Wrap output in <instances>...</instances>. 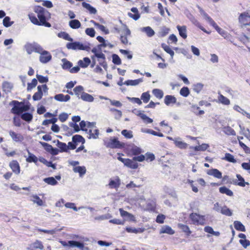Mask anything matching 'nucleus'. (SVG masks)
<instances>
[{"label": "nucleus", "instance_id": "10", "mask_svg": "<svg viewBox=\"0 0 250 250\" xmlns=\"http://www.w3.org/2000/svg\"><path fill=\"white\" fill-rule=\"evenodd\" d=\"M27 249L28 250H37L38 249L43 250L44 249V246L41 241L37 240L34 242L29 245Z\"/></svg>", "mask_w": 250, "mask_h": 250}, {"label": "nucleus", "instance_id": "31", "mask_svg": "<svg viewBox=\"0 0 250 250\" xmlns=\"http://www.w3.org/2000/svg\"><path fill=\"white\" fill-rule=\"evenodd\" d=\"M223 131L227 135L235 136L236 135V133L234 130L229 126H226L223 127Z\"/></svg>", "mask_w": 250, "mask_h": 250}, {"label": "nucleus", "instance_id": "41", "mask_svg": "<svg viewBox=\"0 0 250 250\" xmlns=\"http://www.w3.org/2000/svg\"><path fill=\"white\" fill-rule=\"evenodd\" d=\"M161 46L164 50L170 55L171 58L173 59L174 55V52L170 48V47L165 43H162Z\"/></svg>", "mask_w": 250, "mask_h": 250}, {"label": "nucleus", "instance_id": "29", "mask_svg": "<svg viewBox=\"0 0 250 250\" xmlns=\"http://www.w3.org/2000/svg\"><path fill=\"white\" fill-rule=\"evenodd\" d=\"M125 165L131 168L135 169L138 167V164L135 162L133 159L130 160L127 159Z\"/></svg>", "mask_w": 250, "mask_h": 250}, {"label": "nucleus", "instance_id": "50", "mask_svg": "<svg viewBox=\"0 0 250 250\" xmlns=\"http://www.w3.org/2000/svg\"><path fill=\"white\" fill-rule=\"evenodd\" d=\"M72 141L75 144L78 142L82 143L83 144L84 142V139L80 135H75L72 137Z\"/></svg>", "mask_w": 250, "mask_h": 250}, {"label": "nucleus", "instance_id": "59", "mask_svg": "<svg viewBox=\"0 0 250 250\" xmlns=\"http://www.w3.org/2000/svg\"><path fill=\"white\" fill-rule=\"evenodd\" d=\"M192 22H193V23L194 24H195L196 26L199 27L203 32H205L206 33H208V34H210V32H208L203 26H202L201 25V24L199 23V22L197 20L195 19L194 18H193V20H192Z\"/></svg>", "mask_w": 250, "mask_h": 250}, {"label": "nucleus", "instance_id": "32", "mask_svg": "<svg viewBox=\"0 0 250 250\" xmlns=\"http://www.w3.org/2000/svg\"><path fill=\"white\" fill-rule=\"evenodd\" d=\"M91 62L90 60L87 57L84 58L83 60H80L78 62L79 65L83 68L87 67Z\"/></svg>", "mask_w": 250, "mask_h": 250}, {"label": "nucleus", "instance_id": "21", "mask_svg": "<svg viewBox=\"0 0 250 250\" xmlns=\"http://www.w3.org/2000/svg\"><path fill=\"white\" fill-rule=\"evenodd\" d=\"M177 28L179 31V33L180 36H181L184 39H186L187 38V31L186 26L185 25H177Z\"/></svg>", "mask_w": 250, "mask_h": 250}, {"label": "nucleus", "instance_id": "34", "mask_svg": "<svg viewBox=\"0 0 250 250\" xmlns=\"http://www.w3.org/2000/svg\"><path fill=\"white\" fill-rule=\"evenodd\" d=\"M156 207L155 200H148L147 201L146 209L149 210H154Z\"/></svg>", "mask_w": 250, "mask_h": 250}, {"label": "nucleus", "instance_id": "49", "mask_svg": "<svg viewBox=\"0 0 250 250\" xmlns=\"http://www.w3.org/2000/svg\"><path fill=\"white\" fill-rule=\"evenodd\" d=\"M152 93L156 98L160 99L162 98L164 95L163 91L159 89H154Z\"/></svg>", "mask_w": 250, "mask_h": 250}, {"label": "nucleus", "instance_id": "54", "mask_svg": "<svg viewBox=\"0 0 250 250\" xmlns=\"http://www.w3.org/2000/svg\"><path fill=\"white\" fill-rule=\"evenodd\" d=\"M121 133L127 139H131L133 137L132 131L131 130L124 129L122 131Z\"/></svg>", "mask_w": 250, "mask_h": 250}, {"label": "nucleus", "instance_id": "33", "mask_svg": "<svg viewBox=\"0 0 250 250\" xmlns=\"http://www.w3.org/2000/svg\"><path fill=\"white\" fill-rule=\"evenodd\" d=\"M62 68L65 70L70 69L72 66V63L68 61L66 59L63 58L62 60Z\"/></svg>", "mask_w": 250, "mask_h": 250}, {"label": "nucleus", "instance_id": "24", "mask_svg": "<svg viewBox=\"0 0 250 250\" xmlns=\"http://www.w3.org/2000/svg\"><path fill=\"white\" fill-rule=\"evenodd\" d=\"M175 233L174 230H173L171 228L168 226H163L160 231V233H167L168 234H173Z\"/></svg>", "mask_w": 250, "mask_h": 250}, {"label": "nucleus", "instance_id": "4", "mask_svg": "<svg viewBox=\"0 0 250 250\" xmlns=\"http://www.w3.org/2000/svg\"><path fill=\"white\" fill-rule=\"evenodd\" d=\"M189 218L192 224L195 225H203L205 224V217L196 213H191L189 215Z\"/></svg>", "mask_w": 250, "mask_h": 250}, {"label": "nucleus", "instance_id": "40", "mask_svg": "<svg viewBox=\"0 0 250 250\" xmlns=\"http://www.w3.org/2000/svg\"><path fill=\"white\" fill-rule=\"evenodd\" d=\"M73 171L75 173H79L81 176L86 172V168L84 167H75L73 168Z\"/></svg>", "mask_w": 250, "mask_h": 250}, {"label": "nucleus", "instance_id": "25", "mask_svg": "<svg viewBox=\"0 0 250 250\" xmlns=\"http://www.w3.org/2000/svg\"><path fill=\"white\" fill-rule=\"evenodd\" d=\"M143 82V79L140 78L134 80H128L124 82V84L126 85L136 86Z\"/></svg>", "mask_w": 250, "mask_h": 250}, {"label": "nucleus", "instance_id": "61", "mask_svg": "<svg viewBox=\"0 0 250 250\" xmlns=\"http://www.w3.org/2000/svg\"><path fill=\"white\" fill-rule=\"evenodd\" d=\"M64 206L66 208L73 209L74 210L77 211L79 209L74 203L67 202L64 204Z\"/></svg>", "mask_w": 250, "mask_h": 250}, {"label": "nucleus", "instance_id": "26", "mask_svg": "<svg viewBox=\"0 0 250 250\" xmlns=\"http://www.w3.org/2000/svg\"><path fill=\"white\" fill-rule=\"evenodd\" d=\"M209 147V145L207 144H202L201 145L196 146H189V148L193 149L194 151H205Z\"/></svg>", "mask_w": 250, "mask_h": 250}, {"label": "nucleus", "instance_id": "8", "mask_svg": "<svg viewBox=\"0 0 250 250\" xmlns=\"http://www.w3.org/2000/svg\"><path fill=\"white\" fill-rule=\"evenodd\" d=\"M125 145V143L120 142L117 138H112L108 142L107 146L111 148H122Z\"/></svg>", "mask_w": 250, "mask_h": 250}, {"label": "nucleus", "instance_id": "52", "mask_svg": "<svg viewBox=\"0 0 250 250\" xmlns=\"http://www.w3.org/2000/svg\"><path fill=\"white\" fill-rule=\"evenodd\" d=\"M21 118L22 120L29 122L32 120L33 116L29 113H25L21 115Z\"/></svg>", "mask_w": 250, "mask_h": 250}, {"label": "nucleus", "instance_id": "1", "mask_svg": "<svg viewBox=\"0 0 250 250\" xmlns=\"http://www.w3.org/2000/svg\"><path fill=\"white\" fill-rule=\"evenodd\" d=\"M199 11L201 14L204 17V19L216 29L220 35L225 39L229 40L231 35L229 33L219 27L215 21L202 8H199Z\"/></svg>", "mask_w": 250, "mask_h": 250}, {"label": "nucleus", "instance_id": "20", "mask_svg": "<svg viewBox=\"0 0 250 250\" xmlns=\"http://www.w3.org/2000/svg\"><path fill=\"white\" fill-rule=\"evenodd\" d=\"M54 99L59 102H66L70 99V97L68 95H64L62 94H59L54 96Z\"/></svg>", "mask_w": 250, "mask_h": 250}, {"label": "nucleus", "instance_id": "58", "mask_svg": "<svg viewBox=\"0 0 250 250\" xmlns=\"http://www.w3.org/2000/svg\"><path fill=\"white\" fill-rule=\"evenodd\" d=\"M169 31V29L166 27H163L161 29V31L159 32V36L161 37H164L166 36Z\"/></svg>", "mask_w": 250, "mask_h": 250}, {"label": "nucleus", "instance_id": "23", "mask_svg": "<svg viewBox=\"0 0 250 250\" xmlns=\"http://www.w3.org/2000/svg\"><path fill=\"white\" fill-rule=\"evenodd\" d=\"M83 7L87 9L90 14H96L97 13V10L94 7H92L90 4L83 2L82 3Z\"/></svg>", "mask_w": 250, "mask_h": 250}, {"label": "nucleus", "instance_id": "13", "mask_svg": "<svg viewBox=\"0 0 250 250\" xmlns=\"http://www.w3.org/2000/svg\"><path fill=\"white\" fill-rule=\"evenodd\" d=\"M9 167L15 174H19L20 173V167L17 161H11L9 164Z\"/></svg>", "mask_w": 250, "mask_h": 250}, {"label": "nucleus", "instance_id": "51", "mask_svg": "<svg viewBox=\"0 0 250 250\" xmlns=\"http://www.w3.org/2000/svg\"><path fill=\"white\" fill-rule=\"evenodd\" d=\"M57 146L61 149V151L62 152H66L68 150V146L64 143H62L58 141Z\"/></svg>", "mask_w": 250, "mask_h": 250}, {"label": "nucleus", "instance_id": "14", "mask_svg": "<svg viewBox=\"0 0 250 250\" xmlns=\"http://www.w3.org/2000/svg\"><path fill=\"white\" fill-rule=\"evenodd\" d=\"M140 30L145 33L148 37H152L155 35V31L150 26L143 27L140 29Z\"/></svg>", "mask_w": 250, "mask_h": 250}, {"label": "nucleus", "instance_id": "43", "mask_svg": "<svg viewBox=\"0 0 250 250\" xmlns=\"http://www.w3.org/2000/svg\"><path fill=\"white\" fill-rule=\"evenodd\" d=\"M220 213L228 216H231L232 214L231 210L226 206L222 207Z\"/></svg>", "mask_w": 250, "mask_h": 250}, {"label": "nucleus", "instance_id": "55", "mask_svg": "<svg viewBox=\"0 0 250 250\" xmlns=\"http://www.w3.org/2000/svg\"><path fill=\"white\" fill-rule=\"evenodd\" d=\"M150 95L148 92L143 93L141 97V100H142L145 103H148L150 100Z\"/></svg>", "mask_w": 250, "mask_h": 250}, {"label": "nucleus", "instance_id": "36", "mask_svg": "<svg viewBox=\"0 0 250 250\" xmlns=\"http://www.w3.org/2000/svg\"><path fill=\"white\" fill-rule=\"evenodd\" d=\"M89 138L97 139L99 134V130L97 128L89 129L88 131Z\"/></svg>", "mask_w": 250, "mask_h": 250}, {"label": "nucleus", "instance_id": "44", "mask_svg": "<svg viewBox=\"0 0 250 250\" xmlns=\"http://www.w3.org/2000/svg\"><path fill=\"white\" fill-rule=\"evenodd\" d=\"M28 153L29 156L26 158V161L28 163L34 162L36 163L38 160V158L35 155L31 153L29 150H28Z\"/></svg>", "mask_w": 250, "mask_h": 250}, {"label": "nucleus", "instance_id": "3", "mask_svg": "<svg viewBox=\"0 0 250 250\" xmlns=\"http://www.w3.org/2000/svg\"><path fill=\"white\" fill-rule=\"evenodd\" d=\"M66 47L69 49L73 50H85L87 51H89L90 48L89 47V43L83 44L80 42H74L67 43Z\"/></svg>", "mask_w": 250, "mask_h": 250}, {"label": "nucleus", "instance_id": "2", "mask_svg": "<svg viewBox=\"0 0 250 250\" xmlns=\"http://www.w3.org/2000/svg\"><path fill=\"white\" fill-rule=\"evenodd\" d=\"M35 12L37 14L42 25L47 27H51L50 23L46 22L47 18L50 16V13L46 10L41 6H37L35 9Z\"/></svg>", "mask_w": 250, "mask_h": 250}, {"label": "nucleus", "instance_id": "39", "mask_svg": "<svg viewBox=\"0 0 250 250\" xmlns=\"http://www.w3.org/2000/svg\"><path fill=\"white\" fill-rule=\"evenodd\" d=\"M234 227L235 229L239 231H246L245 226L238 221H235L234 222Z\"/></svg>", "mask_w": 250, "mask_h": 250}, {"label": "nucleus", "instance_id": "53", "mask_svg": "<svg viewBox=\"0 0 250 250\" xmlns=\"http://www.w3.org/2000/svg\"><path fill=\"white\" fill-rule=\"evenodd\" d=\"M112 218V215L110 214L107 213L105 214L100 215L95 217V220L102 221L104 220Z\"/></svg>", "mask_w": 250, "mask_h": 250}, {"label": "nucleus", "instance_id": "18", "mask_svg": "<svg viewBox=\"0 0 250 250\" xmlns=\"http://www.w3.org/2000/svg\"><path fill=\"white\" fill-rule=\"evenodd\" d=\"M207 173L208 175L213 176L218 179H221L222 177V173L216 168H212L208 170Z\"/></svg>", "mask_w": 250, "mask_h": 250}, {"label": "nucleus", "instance_id": "62", "mask_svg": "<svg viewBox=\"0 0 250 250\" xmlns=\"http://www.w3.org/2000/svg\"><path fill=\"white\" fill-rule=\"evenodd\" d=\"M204 85L201 83H197L193 85V90L199 93L203 89Z\"/></svg>", "mask_w": 250, "mask_h": 250}, {"label": "nucleus", "instance_id": "22", "mask_svg": "<svg viewBox=\"0 0 250 250\" xmlns=\"http://www.w3.org/2000/svg\"><path fill=\"white\" fill-rule=\"evenodd\" d=\"M109 187L111 188H118L120 185V180L118 177H116L114 180H110L109 184Z\"/></svg>", "mask_w": 250, "mask_h": 250}, {"label": "nucleus", "instance_id": "46", "mask_svg": "<svg viewBox=\"0 0 250 250\" xmlns=\"http://www.w3.org/2000/svg\"><path fill=\"white\" fill-rule=\"evenodd\" d=\"M12 87H13V85L10 83L5 82L2 84L3 90L5 92H10Z\"/></svg>", "mask_w": 250, "mask_h": 250}, {"label": "nucleus", "instance_id": "7", "mask_svg": "<svg viewBox=\"0 0 250 250\" xmlns=\"http://www.w3.org/2000/svg\"><path fill=\"white\" fill-rule=\"evenodd\" d=\"M40 52L38 53L40 54V61L42 63H46L49 62L52 59L51 54L47 51L44 50L42 47Z\"/></svg>", "mask_w": 250, "mask_h": 250}, {"label": "nucleus", "instance_id": "17", "mask_svg": "<svg viewBox=\"0 0 250 250\" xmlns=\"http://www.w3.org/2000/svg\"><path fill=\"white\" fill-rule=\"evenodd\" d=\"M30 200L33 202V203L37 204L39 206H43L44 205L43 201L37 195H31L30 197Z\"/></svg>", "mask_w": 250, "mask_h": 250}, {"label": "nucleus", "instance_id": "6", "mask_svg": "<svg viewBox=\"0 0 250 250\" xmlns=\"http://www.w3.org/2000/svg\"><path fill=\"white\" fill-rule=\"evenodd\" d=\"M41 48L42 46L40 45L35 42L26 43L24 46V48L28 54H31L33 52L37 53L40 52Z\"/></svg>", "mask_w": 250, "mask_h": 250}, {"label": "nucleus", "instance_id": "5", "mask_svg": "<svg viewBox=\"0 0 250 250\" xmlns=\"http://www.w3.org/2000/svg\"><path fill=\"white\" fill-rule=\"evenodd\" d=\"M38 91L36 92L33 96L34 101H39L41 100L42 97L43 92L47 94L48 92V87L46 84L38 85L37 87Z\"/></svg>", "mask_w": 250, "mask_h": 250}, {"label": "nucleus", "instance_id": "30", "mask_svg": "<svg viewBox=\"0 0 250 250\" xmlns=\"http://www.w3.org/2000/svg\"><path fill=\"white\" fill-rule=\"evenodd\" d=\"M236 177L239 182L237 183L236 181H234V184L243 187H245L246 185H249V183L245 182L244 179L240 174H237Z\"/></svg>", "mask_w": 250, "mask_h": 250}, {"label": "nucleus", "instance_id": "15", "mask_svg": "<svg viewBox=\"0 0 250 250\" xmlns=\"http://www.w3.org/2000/svg\"><path fill=\"white\" fill-rule=\"evenodd\" d=\"M174 144L176 146L180 149H186L188 146V145L182 141L180 137L175 138V139L174 140Z\"/></svg>", "mask_w": 250, "mask_h": 250}, {"label": "nucleus", "instance_id": "16", "mask_svg": "<svg viewBox=\"0 0 250 250\" xmlns=\"http://www.w3.org/2000/svg\"><path fill=\"white\" fill-rule=\"evenodd\" d=\"M176 101V98L172 95H166L164 99V103L167 106L175 104Z\"/></svg>", "mask_w": 250, "mask_h": 250}, {"label": "nucleus", "instance_id": "45", "mask_svg": "<svg viewBox=\"0 0 250 250\" xmlns=\"http://www.w3.org/2000/svg\"><path fill=\"white\" fill-rule=\"evenodd\" d=\"M125 229L128 232L135 233H142L145 230V229L144 228L136 229L130 227L126 228Z\"/></svg>", "mask_w": 250, "mask_h": 250}, {"label": "nucleus", "instance_id": "38", "mask_svg": "<svg viewBox=\"0 0 250 250\" xmlns=\"http://www.w3.org/2000/svg\"><path fill=\"white\" fill-rule=\"evenodd\" d=\"M178 227L179 229H182L183 232L186 233L188 236H189L191 234V231L187 225L180 223L178 224Z\"/></svg>", "mask_w": 250, "mask_h": 250}, {"label": "nucleus", "instance_id": "19", "mask_svg": "<svg viewBox=\"0 0 250 250\" xmlns=\"http://www.w3.org/2000/svg\"><path fill=\"white\" fill-rule=\"evenodd\" d=\"M119 211H120L121 216L122 217H125V219L130 220V221H134L135 217L132 214L123 210V209H122V208H120Z\"/></svg>", "mask_w": 250, "mask_h": 250}, {"label": "nucleus", "instance_id": "42", "mask_svg": "<svg viewBox=\"0 0 250 250\" xmlns=\"http://www.w3.org/2000/svg\"><path fill=\"white\" fill-rule=\"evenodd\" d=\"M69 247L71 248L77 247L79 249H83V244L75 241H69Z\"/></svg>", "mask_w": 250, "mask_h": 250}, {"label": "nucleus", "instance_id": "47", "mask_svg": "<svg viewBox=\"0 0 250 250\" xmlns=\"http://www.w3.org/2000/svg\"><path fill=\"white\" fill-rule=\"evenodd\" d=\"M58 36L60 38H62L68 41H73V39L70 37L68 34L65 32H61L60 33H59L58 34Z\"/></svg>", "mask_w": 250, "mask_h": 250}, {"label": "nucleus", "instance_id": "37", "mask_svg": "<svg viewBox=\"0 0 250 250\" xmlns=\"http://www.w3.org/2000/svg\"><path fill=\"white\" fill-rule=\"evenodd\" d=\"M219 192L222 194H226L229 196H232L233 195V192L225 186L219 188Z\"/></svg>", "mask_w": 250, "mask_h": 250}, {"label": "nucleus", "instance_id": "11", "mask_svg": "<svg viewBox=\"0 0 250 250\" xmlns=\"http://www.w3.org/2000/svg\"><path fill=\"white\" fill-rule=\"evenodd\" d=\"M12 103L14 105L11 109L12 113L15 114H20L22 112L21 106H19L21 104H22V103H20L16 101H13L12 102Z\"/></svg>", "mask_w": 250, "mask_h": 250}, {"label": "nucleus", "instance_id": "35", "mask_svg": "<svg viewBox=\"0 0 250 250\" xmlns=\"http://www.w3.org/2000/svg\"><path fill=\"white\" fill-rule=\"evenodd\" d=\"M219 102L223 104L228 105L230 104L229 100L222 94H219L218 97Z\"/></svg>", "mask_w": 250, "mask_h": 250}, {"label": "nucleus", "instance_id": "56", "mask_svg": "<svg viewBox=\"0 0 250 250\" xmlns=\"http://www.w3.org/2000/svg\"><path fill=\"white\" fill-rule=\"evenodd\" d=\"M13 21H10L9 17H5L3 20V24L5 27H8L13 24Z\"/></svg>", "mask_w": 250, "mask_h": 250}, {"label": "nucleus", "instance_id": "63", "mask_svg": "<svg viewBox=\"0 0 250 250\" xmlns=\"http://www.w3.org/2000/svg\"><path fill=\"white\" fill-rule=\"evenodd\" d=\"M83 88L81 85H79L76 86L74 89L73 91L75 93V94L77 96V97H79V95L80 93H82L83 91Z\"/></svg>", "mask_w": 250, "mask_h": 250}, {"label": "nucleus", "instance_id": "48", "mask_svg": "<svg viewBox=\"0 0 250 250\" xmlns=\"http://www.w3.org/2000/svg\"><path fill=\"white\" fill-rule=\"evenodd\" d=\"M43 181L46 183L52 186L56 185L58 184V182L53 177L44 178Z\"/></svg>", "mask_w": 250, "mask_h": 250}, {"label": "nucleus", "instance_id": "27", "mask_svg": "<svg viewBox=\"0 0 250 250\" xmlns=\"http://www.w3.org/2000/svg\"><path fill=\"white\" fill-rule=\"evenodd\" d=\"M81 98L84 101L88 102H92L94 101V98L91 95L84 92H82L81 95Z\"/></svg>", "mask_w": 250, "mask_h": 250}, {"label": "nucleus", "instance_id": "9", "mask_svg": "<svg viewBox=\"0 0 250 250\" xmlns=\"http://www.w3.org/2000/svg\"><path fill=\"white\" fill-rule=\"evenodd\" d=\"M238 21L242 25H249L250 24V15L248 12H243L239 15Z\"/></svg>", "mask_w": 250, "mask_h": 250}, {"label": "nucleus", "instance_id": "60", "mask_svg": "<svg viewBox=\"0 0 250 250\" xmlns=\"http://www.w3.org/2000/svg\"><path fill=\"white\" fill-rule=\"evenodd\" d=\"M180 94L182 96L187 97L189 94V90L187 87H184L181 89Z\"/></svg>", "mask_w": 250, "mask_h": 250}, {"label": "nucleus", "instance_id": "12", "mask_svg": "<svg viewBox=\"0 0 250 250\" xmlns=\"http://www.w3.org/2000/svg\"><path fill=\"white\" fill-rule=\"evenodd\" d=\"M9 134L10 137L12 138V140L16 142H21L24 139V138L22 135L21 134L16 133L13 131H9Z\"/></svg>", "mask_w": 250, "mask_h": 250}, {"label": "nucleus", "instance_id": "28", "mask_svg": "<svg viewBox=\"0 0 250 250\" xmlns=\"http://www.w3.org/2000/svg\"><path fill=\"white\" fill-rule=\"evenodd\" d=\"M69 25L72 29H78L81 26V23L78 20H72L69 21Z\"/></svg>", "mask_w": 250, "mask_h": 250}, {"label": "nucleus", "instance_id": "64", "mask_svg": "<svg viewBox=\"0 0 250 250\" xmlns=\"http://www.w3.org/2000/svg\"><path fill=\"white\" fill-rule=\"evenodd\" d=\"M112 62H113L117 65H120L121 64V60L118 55L116 54L112 55Z\"/></svg>", "mask_w": 250, "mask_h": 250}, {"label": "nucleus", "instance_id": "57", "mask_svg": "<svg viewBox=\"0 0 250 250\" xmlns=\"http://www.w3.org/2000/svg\"><path fill=\"white\" fill-rule=\"evenodd\" d=\"M224 159L228 162L235 163L236 162V160L234 159L233 156L230 153H227L225 154V157Z\"/></svg>", "mask_w": 250, "mask_h": 250}]
</instances>
